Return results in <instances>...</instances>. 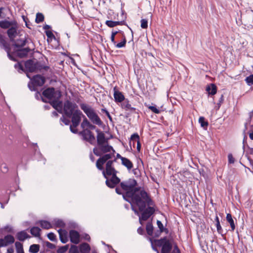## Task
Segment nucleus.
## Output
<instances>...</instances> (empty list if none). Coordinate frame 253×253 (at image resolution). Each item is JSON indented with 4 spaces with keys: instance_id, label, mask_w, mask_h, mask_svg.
I'll return each instance as SVG.
<instances>
[{
    "instance_id": "f257e3e1",
    "label": "nucleus",
    "mask_w": 253,
    "mask_h": 253,
    "mask_svg": "<svg viewBox=\"0 0 253 253\" xmlns=\"http://www.w3.org/2000/svg\"><path fill=\"white\" fill-rule=\"evenodd\" d=\"M136 184L134 179L122 182L121 188L116 187V192L118 194H123L126 201L130 204H135L140 211H142L149 200V197L144 190L135 188Z\"/></svg>"
},
{
    "instance_id": "f03ea898",
    "label": "nucleus",
    "mask_w": 253,
    "mask_h": 253,
    "mask_svg": "<svg viewBox=\"0 0 253 253\" xmlns=\"http://www.w3.org/2000/svg\"><path fill=\"white\" fill-rule=\"evenodd\" d=\"M113 157V154H106L100 157L96 161L97 168L102 171L104 177L106 179V184L110 188H114L120 183V179L116 175L117 171L113 165L115 160H109Z\"/></svg>"
},
{
    "instance_id": "7ed1b4c3",
    "label": "nucleus",
    "mask_w": 253,
    "mask_h": 253,
    "mask_svg": "<svg viewBox=\"0 0 253 253\" xmlns=\"http://www.w3.org/2000/svg\"><path fill=\"white\" fill-rule=\"evenodd\" d=\"M44 97L50 101V104L56 110L61 109L62 107V102L59 100L61 96L60 92L55 91L53 87L48 88L42 92Z\"/></svg>"
},
{
    "instance_id": "20e7f679",
    "label": "nucleus",
    "mask_w": 253,
    "mask_h": 253,
    "mask_svg": "<svg viewBox=\"0 0 253 253\" xmlns=\"http://www.w3.org/2000/svg\"><path fill=\"white\" fill-rule=\"evenodd\" d=\"M80 107L93 124L98 126L102 125L101 119L91 106L85 103H82L80 104Z\"/></svg>"
},
{
    "instance_id": "39448f33",
    "label": "nucleus",
    "mask_w": 253,
    "mask_h": 253,
    "mask_svg": "<svg viewBox=\"0 0 253 253\" xmlns=\"http://www.w3.org/2000/svg\"><path fill=\"white\" fill-rule=\"evenodd\" d=\"M149 200L148 202V203H146V205H151V200L149 198ZM131 205L132 210L134 211V213L136 215L139 216V222L141 224H142V220L145 221V220H147L151 216V215L153 214V213L155 211V210L154 209V208L153 207H149L147 209H145L146 207H145V208L142 211H140H140H142L141 215H140L138 211L136 209H135L133 205H135V204L131 203ZM145 207H146V206H145Z\"/></svg>"
},
{
    "instance_id": "423d86ee",
    "label": "nucleus",
    "mask_w": 253,
    "mask_h": 253,
    "mask_svg": "<svg viewBox=\"0 0 253 253\" xmlns=\"http://www.w3.org/2000/svg\"><path fill=\"white\" fill-rule=\"evenodd\" d=\"M84 115L80 110H76L72 115L71 122L72 124L70 126V130L74 133H77L78 130L76 127L79 125L81 121L82 117H84Z\"/></svg>"
},
{
    "instance_id": "0eeeda50",
    "label": "nucleus",
    "mask_w": 253,
    "mask_h": 253,
    "mask_svg": "<svg viewBox=\"0 0 253 253\" xmlns=\"http://www.w3.org/2000/svg\"><path fill=\"white\" fill-rule=\"evenodd\" d=\"M98 147H95L93 149V152L96 156H101L103 154L111 151H112L113 153L110 154H113V156H114L115 151L111 146L108 144V142L101 145H98Z\"/></svg>"
},
{
    "instance_id": "6e6552de",
    "label": "nucleus",
    "mask_w": 253,
    "mask_h": 253,
    "mask_svg": "<svg viewBox=\"0 0 253 253\" xmlns=\"http://www.w3.org/2000/svg\"><path fill=\"white\" fill-rule=\"evenodd\" d=\"M27 77L31 80V82L29 83L28 86L32 91L35 90L36 86H42L45 83V79L40 75L34 76L32 78L27 75Z\"/></svg>"
},
{
    "instance_id": "1a4fd4ad",
    "label": "nucleus",
    "mask_w": 253,
    "mask_h": 253,
    "mask_svg": "<svg viewBox=\"0 0 253 253\" xmlns=\"http://www.w3.org/2000/svg\"><path fill=\"white\" fill-rule=\"evenodd\" d=\"M78 105L74 102H72L69 100H67L64 102V114L68 117H71L73 114L76 111L79 110Z\"/></svg>"
},
{
    "instance_id": "9d476101",
    "label": "nucleus",
    "mask_w": 253,
    "mask_h": 253,
    "mask_svg": "<svg viewBox=\"0 0 253 253\" xmlns=\"http://www.w3.org/2000/svg\"><path fill=\"white\" fill-rule=\"evenodd\" d=\"M79 134L82 136L84 140L88 142L91 144H94L95 138L90 130H83L82 131L80 132Z\"/></svg>"
},
{
    "instance_id": "9b49d317",
    "label": "nucleus",
    "mask_w": 253,
    "mask_h": 253,
    "mask_svg": "<svg viewBox=\"0 0 253 253\" xmlns=\"http://www.w3.org/2000/svg\"><path fill=\"white\" fill-rule=\"evenodd\" d=\"M18 24L16 22L7 31V34L11 42H14V39L18 34Z\"/></svg>"
},
{
    "instance_id": "f8f14e48",
    "label": "nucleus",
    "mask_w": 253,
    "mask_h": 253,
    "mask_svg": "<svg viewBox=\"0 0 253 253\" xmlns=\"http://www.w3.org/2000/svg\"><path fill=\"white\" fill-rule=\"evenodd\" d=\"M14 238L11 235H7L0 239V248L7 247L14 243Z\"/></svg>"
},
{
    "instance_id": "ddd939ff",
    "label": "nucleus",
    "mask_w": 253,
    "mask_h": 253,
    "mask_svg": "<svg viewBox=\"0 0 253 253\" xmlns=\"http://www.w3.org/2000/svg\"><path fill=\"white\" fill-rule=\"evenodd\" d=\"M96 132L97 133L96 138L98 145H101L108 142V139L105 137L103 132L100 131L99 129H96Z\"/></svg>"
},
{
    "instance_id": "4468645a",
    "label": "nucleus",
    "mask_w": 253,
    "mask_h": 253,
    "mask_svg": "<svg viewBox=\"0 0 253 253\" xmlns=\"http://www.w3.org/2000/svg\"><path fill=\"white\" fill-rule=\"evenodd\" d=\"M0 47L5 50V51L7 53V56L8 58L13 61H16L15 59L13 58L10 54V52L11 50V48L10 47L9 44L6 42L5 40V39L0 42Z\"/></svg>"
},
{
    "instance_id": "2eb2a0df",
    "label": "nucleus",
    "mask_w": 253,
    "mask_h": 253,
    "mask_svg": "<svg viewBox=\"0 0 253 253\" xmlns=\"http://www.w3.org/2000/svg\"><path fill=\"white\" fill-rule=\"evenodd\" d=\"M8 19L0 21V27L2 29H9L17 21L14 20H8Z\"/></svg>"
},
{
    "instance_id": "dca6fc26",
    "label": "nucleus",
    "mask_w": 253,
    "mask_h": 253,
    "mask_svg": "<svg viewBox=\"0 0 253 253\" xmlns=\"http://www.w3.org/2000/svg\"><path fill=\"white\" fill-rule=\"evenodd\" d=\"M25 66L28 72H35L38 68V64H35L33 61L29 60L25 62Z\"/></svg>"
},
{
    "instance_id": "f3484780",
    "label": "nucleus",
    "mask_w": 253,
    "mask_h": 253,
    "mask_svg": "<svg viewBox=\"0 0 253 253\" xmlns=\"http://www.w3.org/2000/svg\"><path fill=\"white\" fill-rule=\"evenodd\" d=\"M70 241L72 243L77 244L80 242V234L74 230H72L69 233Z\"/></svg>"
},
{
    "instance_id": "a211bd4d",
    "label": "nucleus",
    "mask_w": 253,
    "mask_h": 253,
    "mask_svg": "<svg viewBox=\"0 0 253 253\" xmlns=\"http://www.w3.org/2000/svg\"><path fill=\"white\" fill-rule=\"evenodd\" d=\"M150 240L151 242L152 246L154 250L157 252V253H159L158 250L156 248L154 247V245L157 246L158 247H163L164 245L166 243V242L168 241V240L166 238H163L160 240H154V241H152L151 239H150Z\"/></svg>"
},
{
    "instance_id": "6ab92c4d",
    "label": "nucleus",
    "mask_w": 253,
    "mask_h": 253,
    "mask_svg": "<svg viewBox=\"0 0 253 253\" xmlns=\"http://www.w3.org/2000/svg\"><path fill=\"white\" fill-rule=\"evenodd\" d=\"M114 90V97L116 102H122L125 100V96L122 92L118 91L116 87H115Z\"/></svg>"
},
{
    "instance_id": "aec40b11",
    "label": "nucleus",
    "mask_w": 253,
    "mask_h": 253,
    "mask_svg": "<svg viewBox=\"0 0 253 253\" xmlns=\"http://www.w3.org/2000/svg\"><path fill=\"white\" fill-rule=\"evenodd\" d=\"M58 232L61 242L63 243H67L68 241L67 232L65 230L60 229L58 230Z\"/></svg>"
},
{
    "instance_id": "412c9836",
    "label": "nucleus",
    "mask_w": 253,
    "mask_h": 253,
    "mask_svg": "<svg viewBox=\"0 0 253 253\" xmlns=\"http://www.w3.org/2000/svg\"><path fill=\"white\" fill-rule=\"evenodd\" d=\"M16 237L19 241H24L26 239L29 238L30 236L25 231H22L17 233Z\"/></svg>"
},
{
    "instance_id": "4be33fe9",
    "label": "nucleus",
    "mask_w": 253,
    "mask_h": 253,
    "mask_svg": "<svg viewBox=\"0 0 253 253\" xmlns=\"http://www.w3.org/2000/svg\"><path fill=\"white\" fill-rule=\"evenodd\" d=\"M172 249V245L169 240H168L162 248L161 253H169Z\"/></svg>"
},
{
    "instance_id": "5701e85b",
    "label": "nucleus",
    "mask_w": 253,
    "mask_h": 253,
    "mask_svg": "<svg viewBox=\"0 0 253 253\" xmlns=\"http://www.w3.org/2000/svg\"><path fill=\"white\" fill-rule=\"evenodd\" d=\"M27 42L26 39H20L14 41L13 45L16 47H23Z\"/></svg>"
},
{
    "instance_id": "b1692460",
    "label": "nucleus",
    "mask_w": 253,
    "mask_h": 253,
    "mask_svg": "<svg viewBox=\"0 0 253 253\" xmlns=\"http://www.w3.org/2000/svg\"><path fill=\"white\" fill-rule=\"evenodd\" d=\"M30 49L28 47L24 48L17 51V55L20 58L26 57L28 53L30 52Z\"/></svg>"
},
{
    "instance_id": "393cba45",
    "label": "nucleus",
    "mask_w": 253,
    "mask_h": 253,
    "mask_svg": "<svg viewBox=\"0 0 253 253\" xmlns=\"http://www.w3.org/2000/svg\"><path fill=\"white\" fill-rule=\"evenodd\" d=\"M122 164L129 170L131 169L133 167V164L132 162L126 158H122Z\"/></svg>"
},
{
    "instance_id": "a878e982",
    "label": "nucleus",
    "mask_w": 253,
    "mask_h": 253,
    "mask_svg": "<svg viewBox=\"0 0 253 253\" xmlns=\"http://www.w3.org/2000/svg\"><path fill=\"white\" fill-rule=\"evenodd\" d=\"M122 107L126 111H134L135 109L132 107L129 101L126 99L122 103Z\"/></svg>"
},
{
    "instance_id": "bb28decb",
    "label": "nucleus",
    "mask_w": 253,
    "mask_h": 253,
    "mask_svg": "<svg viewBox=\"0 0 253 253\" xmlns=\"http://www.w3.org/2000/svg\"><path fill=\"white\" fill-rule=\"evenodd\" d=\"M80 250L82 253H89L90 250L89 245L87 243H83L80 245Z\"/></svg>"
},
{
    "instance_id": "cd10ccee",
    "label": "nucleus",
    "mask_w": 253,
    "mask_h": 253,
    "mask_svg": "<svg viewBox=\"0 0 253 253\" xmlns=\"http://www.w3.org/2000/svg\"><path fill=\"white\" fill-rule=\"evenodd\" d=\"M42 228L48 229L53 228L52 224L46 220H41L38 222Z\"/></svg>"
},
{
    "instance_id": "c85d7f7f",
    "label": "nucleus",
    "mask_w": 253,
    "mask_h": 253,
    "mask_svg": "<svg viewBox=\"0 0 253 253\" xmlns=\"http://www.w3.org/2000/svg\"><path fill=\"white\" fill-rule=\"evenodd\" d=\"M226 220L230 225L231 230L234 231L235 229V225L234 224V220L232 217V215L230 213L227 214Z\"/></svg>"
},
{
    "instance_id": "c756f323",
    "label": "nucleus",
    "mask_w": 253,
    "mask_h": 253,
    "mask_svg": "<svg viewBox=\"0 0 253 253\" xmlns=\"http://www.w3.org/2000/svg\"><path fill=\"white\" fill-rule=\"evenodd\" d=\"M41 229L38 227H33L30 230L31 234L36 237L40 236Z\"/></svg>"
},
{
    "instance_id": "7c9ffc66",
    "label": "nucleus",
    "mask_w": 253,
    "mask_h": 253,
    "mask_svg": "<svg viewBox=\"0 0 253 253\" xmlns=\"http://www.w3.org/2000/svg\"><path fill=\"white\" fill-rule=\"evenodd\" d=\"M52 224L56 227H64L65 224L64 222L61 219H55L52 222Z\"/></svg>"
},
{
    "instance_id": "2f4dec72",
    "label": "nucleus",
    "mask_w": 253,
    "mask_h": 253,
    "mask_svg": "<svg viewBox=\"0 0 253 253\" xmlns=\"http://www.w3.org/2000/svg\"><path fill=\"white\" fill-rule=\"evenodd\" d=\"M90 123L88 121L86 118L84 116V119L81 123V126L83 130L84 129H88V127Z\"/></svg>"
},
{
    "instance_id": "473e14b6",
    "label": "nucleus",
    "mask_w": 253,
    "mask_h": 253,
    "mask_svg": "<svg viewBox=\"0 0 253 253\" xmlns=\"http://www.w3.org/2000/svg\"><path fill=\"white\" fill-rule=\"evenodd\" d=\"M40 245L38 244H33L30 246L29 252L31 253H37L40 251Z\"/></svg>"
},
{
    "instance_id": "72a5a7b5",
    "label": "nucleus",
    "mask_w": 253,
    "mask_h": 253,
    "mask_svg": "<svg viewBox=\"0 0 253 253\" xmlns=\"http://www.w3.org/2000/svg\"><path fill=\"white\" fill-rule=\"evenodd\" d=\"M157 225H158V227L159 228V231H158L157 233H156L155 236L156 237H158L160 235V234L162 232L164 231L165 230H166V229H165L164 227V226H163L162 223L160 220H157Z\"/></svg>"
},
{
    "instance_id": "f704fd0d",
    "label": "nucleus",
    "mask_w": 253,
    "mask_h": 253,
    "mask_svg": "<svg viewBox=\"0 0 253 253\" xmlns=\"http://www.w3.org/2000/svg\"><path fill=\"white\" fill-rule=\"evenodd\" d=\"M15 246L17 253H25L22 243L19 242H16L15 243Z\"/></svg>"
},
{
    "instance_id": "c9c22d12",
    "label": "nucleus",
    "mask_w": 253,
    "mask_h": 253,
    "mask_svg": "<svg viewBox=\"0 0 253 253\" xmlns=\"http://www.w3.org/2000/svg\"><path fill=\"white\" fill-rule=\"evenodd\" d=\"M207 90L210 94L214 95L216 93V86L214 84H211L207 87Z\"/></svg>"
},
{
    "instance_id": "e433bc0d",
    "label": "nucleus",
    "mask_w": 253,
    "mask_h": 253,
    "mask_svg": "<svg viewBox=\"0 0 253 253\" xmlns=\"http://www.w3.org/2000/svg\"><path fill=\"white\" fill-rule=\"evenodd\" d=\"M199 123L200 124L201 126L204 129H206L207 128L208 123L207 121H205L204 117H200L199 119Z\"/></svg>"
},
{
    "instance_id": "4c0bfd02",
    "label": "nucleus",
    "mask_w": 253,
    "mask_h": 253,
    "mask_svg": "<svg viewBox=\"0 0 253 253\" xmlns=\"http://www.w3.org/2000/svg\"><path fill=\"white\" fill-rule=\"evenodd\" d=\"M146 230L147 234L149 235L152 236L153 235V226L151 222H148L147 223L146 227Z\"/></svg>"
},
{
    "instance_id": "58836bf2",
    "label": "nucleus",
    "mask_w": 253,
    "mask_h": 253,
    "mask_svg": "<svg viewBox=\"0 0 253 253\" xmlns=\"http://www.w3.org/2000/svg\"><path fill=\"white\" fill-rule=\"evenodd\" d=\"M105 23L108 27L112 28V27H114L116 26L120 25V22L107 20L106 21Z\"/></svg>"
},
{
    "instance_id": "ea45409f",
    "label": "nucleus",
    "mask_w": 253,
    "mask_h": 253,
    "mask_svg": "<svg viewBox=\"0 0 253 253\" xmlns=\"http://www.w3.org/2000/svg\"><path fill=\"white\" fill-rule=\"evenodd\" d=\"M44 20V16L42 13H38L36 15V22L40 23L42 22Z\"/></svg>"
},
{
    "instance_id": "a19ab883",
    "label": "nucleus",
    "mask_w": 253,
    "mask_h": 253,
    "mask_svg": "<svg viewBox=\"0 0 253 253\" xmlns=\"http://www.w3.org/2000/svg\"><path fill=\"white\" fill-rule=\"evenodd\" d=\"M126 38L124 37L123 41L121 42L118 43H116L115 45L117 48H121L124 47L126 45Z\"/></svg>"
},
{
    "instance_id": "79ce46f5",
    "label": "nucleus",
    "mask_w": 253,
    "mask_h": 253,
    "mask_svg": "<svg viewBox=\"0 0 253 253\" xmlns=\"http://www.w3.org/2000/svg\"><path fill=\"white\" fill-rule=\"evenodd\" d=\"M68 246L66 245L59 248L57 252V253H64L68 250Z\"/></svg>"
},
{
    "instance_id": "37998d69",
    "label": "nucleus",
    "mask_w": 253,
    "mask_h": 253,
    "mask_svg": "<svg viewBox=\"0 0 253 253\" xmlns=\"http://www.w3.org/2000/svg\"><path fill=\"white\" fill-rule=\"evenodd\" d=\"M245 80L249 85L253 84V74L247 77Z\"/></svg>"
},
{
    "instance_id": "c03bdc74",
    "label": "nucleus",
    "mask_w": 253,
    "mask_h": 253,
    "mask_svg": "<svg viewBox=\"0 0 253 253\" xmlns=\"http://www.w3.org/2000/svg\"><path fill=\"white\" fill-rule=\"evenodd\" d=\"M9 11V10L8 9H5L4 8V10H2V13L1 14V16H0V18L2 19H3L4 20L7 19H9V18L8 17L6 16L7 12H8Z\"/></svg>"
},
{
    "instance_id": "a18cd8bd",
    "label": "nucleus",
    "mask_w": 253,
    "mask_h": 253,
    "mask_svg": "<svg viewBox=\"0 0 253 253\" xmlns=\"http://www.w3.org/2000/svg\"><path fill=\"white\" fill-rule=\"evenodd\" d=\"M141 27L143 29H146L148 27V21L146 19H142L141 20Z\"/></svg>"
},
{
    "instance_id": "49530a36",
    "label": "nucleus",
    "mask_w": 253,
    "mask_h": 253,
    "mask_svg": "<svg viewBox=\"0 0 253 253\" xmlns=\"http://www.w3.org/2000/svg\"><path fill=\"white\" fill-rule=\"evenodd\" d=\"M69 252L70 253H79L77 247L75 245L71 246Z\"/></svg>"
},
{
    "instance_id": "de8ad7c7",
    "label": "nucleus",
    "mask_w": 253,
    "mask_h": 253,
    "mask_svg": "<svg viewBox=\"0 0 253 253\" xmlns=\"http://www.w3.org/2000/svg\"><path fill=\"white\" fill-rule=\"evenodd\" d=\"M148 108L155 114H159L160 113V111L156 106H149Z\"/></svg>"
},
{
    "instance_id": "09e8293b",
    "label": "nucleus",
    "mask_w": 253,
    "mask_h": 253,
    "mask_svg": "<svg viewBox=\"0 0 253 253\" xmlns=\"http://www.w3.org/2000/svg\"><path fill=\"white\" fill-rule=\"evenodd\" d=\"M47 237L51 241H55L56 240L55 235L52 232L48 233Z\"/></svg>"
},
{
    "instance_id": "8fccbe9b",
    "label": "nucleus",
    "mask_w": 253,
    "mask_h": 253,
    "mask_svg": "<svg viewBox=\"0 0 253 253\" xmlns=\"http://www.w3.org/2000/svg\"><path fill=\"white\" fill-rule=\"evenodd\" d=\"M118 33L117 31L112 32L111 37V40L112 42L115 45L116 43V42L115 41V37L116 34Z\"/></svg>"
},
{
    "instance_id": "3c124183",
    "label": "nucleus",
    "mask_w": 253,
    "mask_h": 253,
    "mask_svg": "<svg viewBox=\"0 0 253 253\" xmlns=\"http://www.w3.org/2000/svg\"><path fill=\"white\" fill-rule=\"evenodd\" d=\"M139 137L138 134L134 133L131 136V140L135 141L136 142L138 141Z\"/></svg>"
},
{
    "instance_id": "603ef678",
    "label": "nucleus",
    "mask_w": 253,
    "mask_h": 253,
    "mask_svg": "<svg viewBox=\"0 0 253 253\" xmlns=\"http://www.w3.org/2000/svg\"><path fill=\"white\" fill-rule=\"evenodd\" d=\"M216 227L217 228V231L219 234H222L223 230L220 225V223H216Z\"/></svg>"
},
{
    "instance_id": "864d4df0",
    "label": "nucleus",
    "mask_w": 253,
    "mask_h": 253,
    "mask_svg": "<svg viewBox=\"0 0 253 253\" xmlns=\"http://www.w3.org/2000/svg\"><path fill=\"white\" fill-rule=\"evenodd\" d=\"M60 120L62 121L66 125H68L70 123V120L69 119L65 118L64 116H62V117L60 119Z\"/></svg>"
},
{
    "instance_id": "5fc2aeb1",
    "label": "nucleus",
    "mask_w": 253,
    "mask_h": 253,
    "mask_svg": "<svg viewBox=\"0 0 253 253\" xmlns=\"http://www.w3.org/2000/svg\"><path fill=\"white\" fill-rule=\"evenodd\" d=\"M14 67L16 69H17L18 71L21 70L22 71L23 70V66L21 64L19 63H17L15 64Z\"/></svg>"
},
{
    "instance_id": "6e6d98bb",
    "label": "nucleus",
    "mask_w": 253,
    "mask_h": 253,
    "mask_svg": "<svg viewBox=\"0 0 253 253\" xmlns=\"http://www.w3.org/2000/svg\"><path fill=\"white\" fill-rule=\"evenodd\" d=\"M101 111L103 112H104L106 114V115H107V116L108 117V118L109 119V120L110 121L112 120V117H111L110 113L106 109H104V108L102 109Z\"/></svg>"
},
{
    "instance_id": "4d7b16f0",
    "label": "nucleus",
    "mask_w": 253,
    "mask_h": 253,
    "mask_svg": "<svg viewBox=\"0 0 253 253\" xmlns=\"http://www.w3.org/2000/svg\"><path fill=\"white\" fill-rule=\"evenodd\" d=\"M45 244H46V246L50 249H54L55 248V246L54 244H53L49 242H46Z\"/></svg>"
},
{
    "instance_id": "13d9d810",
    "label": "nucleus",
    "mask_w": 253,
    "mask_h": 253,
    "mask_svg": "<svg viewBox=\"0 0 253 253\" xmlns=\"http://www.w3.org/2000/svg\"><path fill=\"white\" fill-rule=\"evenodd\" d=\"M228 158L229 163L233 164L234 163V159L231 154H229L228 156Z\"/></svg>"
},
{
    "instance_id": "bf43d9fd",
    "label": "nucleus",
    "mask_w": 253,
    "mask_h": 253,
    "mask_svg": "<svg viewBox=\"0 0 253 253\" xmlns=\"http://www.w3.org/2000/svg\"><path fill=\"white\" fill-rule=\"evenodd\" d=\"M46 35L48 38H51L54 37V35L51 31H48L45 32Z\"/></svg>"
},
{
    "instance_id": "052dcab7",
    "label": "nucleus",
    "mask_w": 253,
    "mask_h": 253,
    "mask_svg": "<svg viewBox=\"0 0 253 253\" xmlns=\"http://www.w3.org/2000/svg\"><path fill=\"white\" fill-rule=\"evenodd\" d=\"M137 232L138 234L142 235L144 233V230L142 227H140L137 229Z\"/></svg>"
},
{
    "instance_id": "680f3d73",
    "label": "nucleus",
    "mask_w": 253,
    "mask_h": 253,
    "mask_svg": "<svg viewBox=\"0 0 253 253\" xmlns=\"http://www.w3.org/2000/svg\"><path fill=\"white\" fill-rule=\"evenodd\" d=\"M170 253H180V252L177 247L175 246L172 252Z\"/></svg>"
},
{
    "instance_id": "e2e57ef3",
    "label": "nucleus",
    "mask_w": 253,
    "mask_h": 253,
    "mask_svg": "<svg viewBox=\"0 0 253 253\" xmlns=\"http://www.w3.org/2000/svg\"><path fill=\"white\" fill-rule=\"evenodd\" d=\"M4 229L7 231L11 232L12 230V227L10 226L7 225L4 227Z\"/></svg>"
},
{
    "instance_id": "0e129e2a",
    "label": "nucleus",
    "mask_w": 253,
    "mask_h": 253,
    "mask_svg": "<svg viewBox=\"0 0 253 253\" xmlns=\"http://www.w3.org/2000/svg\"><path fill=\"white\" fill-rule=\"evenodd\" d=\"M83 238L86 240H87V241H89L90 238V237L88 235V234H85L84 236H83Z\"/></svg>"
},
{
    "instance_id": "69168bd1",
    "label": "nucleus",
    "mask_w": 253,
    "mask_h": 253,
    "mask_svg": "<svg viewBox=\"0 0 253 253\" xmlns=\"http://www.w3.org/2000/svg\"><path fill=\"white\" fill-rule=\"evenodd\" d=\"M7 253H14V249L12 248H8L7 250Z\"/></svg>"
},
{
    "instance_id": "338daca9",
    "label": "nucleus",
    "mask_w": 253,
    "mask_h": 253,
    "mask_svg": "<svg viewBox=\"0 0 253 253\" xmlns=\"http://www.w3.org/2000/svg\"><path fill=\"white\" fill-rule=\"evenodd\" d=\"M96 127V126L93 125H92L91 123L89 124V125L88 126V129H95V128Z\"/></svg>"
},
{
    "instance_id": "774afa93",
    "label": "nucleus",
    "mask_w": 253,
    "mask_h": 253,
    "mask_svg": "<svg viewBox=\"0 0 253 253\" xmlns=\"http://www.w3.org/2000/svg\"><path fill=\"white\" fill-rule=\"evenodd\" d=\"M89 157H90V159L91 160V161L92 162H94V157H93V156L92 155V154H90Z\"/></svg>"
}]
</instances>
